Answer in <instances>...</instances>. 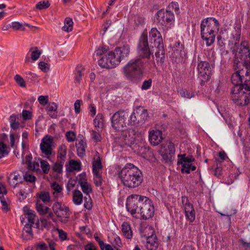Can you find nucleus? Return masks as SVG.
Wrapping results in <instances>:
<instances>
[{
	"instance_id": "f257e3e1",
	"label": "nucleus",
	"mask_w": 250,
	"mask_h": 250,
	"mask_svg": "<svg viewBox=\"0 0 250 250\" xmlns=\"http://www.w3.org/2000/svg\"><path fill=\"white\" fill-rule=\"evenodd\" d=\"M118 174L123 184L128 188H137L143 181L142 171L131 163L126 164L118 172Z\"/></svg>"
},
{
	"instance_id": "f03ea898",
	"label": "nucleus",
	"mask_w": 250,
	"mask_h": 250,
	"mask_svg": "<svg viewBox=\"0 0 250 250\" xmlns=\"http://www.w3.org/2000/svg\"><path fill=\"white\" fill-rule=\"evenodd\" d=\"M220 26L219 21L214 17H207L201 21V38L206 42L207 46H211L214 42L216 33L219 31Z\"/></svg>"
},
{
	"instance_id": "7ed1b4c3",
	"label": "nucleus",
	"mask_w": 250,
	"mask_h": 250,
	"mask_svg": "<svg viewBox=\"0 0 250 250\" xmlns=\"http://www.w3.org/2000/svg\"><path fill=\"white\" fill-rule=\"evenodd\" d=\"M147 68L144 61L131 59L122 69V73L129 81L135 83L139 82L143 75L144 69Z\"/></svg>"
},
{
	"instance_id": "20e7f679",
	"label": "nucleus",
	"mask_w": 250,
	"mask_h": 250,
	"mask_svg": "<svg viewBox=\"0 0 250 250\" xmlns=\"http://www.w3.org/2000/svg\"><path fill=\"white\" fill-rule=\"evenodd\" d=\"M230 98L237 106H246L250 103V77L246 78L241 86H233L230 91Z\"/></svg>"
},
{
	"instance_id": "39448f33",
	"label": "nucleus",
	"mask_w": 250,
	"mask_h": 250,
	"mask_svg": "<svg viewBox=\"0 0 250 250\" xmlns=\"http://www.w3.org/2000/svg\"><path fill=\"white\" fill-rule=\"evenodd\" d=\"M138 57L136 59H140L144 62L148 70L154 68L156 65L154 61L150 60L153 53L150 51L148 45L147 33L143 32L139 41L137 46Z\"/></svg>"
},
{
	"instance_id": "423d86ee",
	"label": "nucleus",
	"mask_w": 250,
	"mask_h": 250,
	"mask_svg": "<svg viewBox=\"0 0 250 250\" xmlns=\"http://www.w3.org/2000/svg\"><path fill=\"white\" fill-rule=\"evenodd\" d=\"M233 67H244L250 61V47L248 42H241L240 46L235 48Z\"/></svg>"
},
{
	"instance_id": "0eeeda50",
	"label": "nucleus",
	"mask_w": 250,
	"mask_h": 250,
	"mask_svg": "<svg viewBox=\"0 0 250 250\" xmlns=\"http://www.w3.org/2000/svg\"><path fill=\"white\" fill-rule=\"evenodd\" d=\"M227 33V40L229 45H233L231 47L232 53H234L235 48L239 46L240 41L242 28L240 22H235L232 28H228L225 29Z\"/></svg>"
},
{
	"instance_id": "6e6552de",
	"label": "nucleus",
	"mask_w": 250,
	"mask_h": 250,
	"mask_svg": "<svg viewBox=\"0 0 250 250\" xmlns=\"http://www.w3.org/2000/svg\"><path fill=\"white\" fill-rule=\"evenodd\" d=\"M146 196L138 194H132L128 196L126 200V207L127 211L134 217L138 218L141 206H142Z\"/></svg>"
},
{
	"instance_id": "1a4fd4ad",
	"label": "nucleus",
	"mask_w": 250,
	"mask_h": 250,
	"mask_svg": "<svg viewBox=\"0 0 250 250\" xmlns=\"http://www.w3.org/2000/svg\"><path fill=\"white\" fill-rule=\"evenodd\" d=\"M140 232L142 236L146 239V248L148 250H156L158 247V243L152 227L149 226L144 227L142 225L140 228Z\"/></svg>"
},
{
	"instance_id": "9d476101",
	"label": "nucleus",
	"mask_w": 250,
	"mask_h": 250,
	"mask_svg": "<svg viewBox=\"0 0 250 250\" xmlns=\"http://www.w3.org/2000/svg\"><path fill=\"white\" fill-rule=\"evenodd\" d=\"M156 19L158 25L168 30L171 27L174 22V15L172 12L162 9L157 11Z\"/></svg>"
},
{
	"instance_id": "9b49d317",
	"label": "nucleus",
	"mask_w": 250,
	"mask_h": 250,
	"mask_svg": "<svg viewBox=\"0 0 250 250\" xmlns=\"http://www.w3.org/2000/svg\"><path fill=\"white\" fill-rule=\"evenodd\" d=\"M129 118V113L124 110L116 112L111 117V125L116 130H124L127 125V119Z\"/></svg>"
},
{
	"instance_id": "f8f14e48",
	"label": "nucleus",
	"mask_w": 250,
	"mask_h": 250,
	"mask_svg": "<svg viewBox=\"0 0 250 250\" xmlns=\"http://www.w3.org/2000/svg\"><path fill=\"white\" fill-rule=\"evenodd\" d=\"M52 210L56 216L60 218L59 220L63 223L68 222L70 215V211L68 207L62 202L56 201L52 205Z\"/></svg>"
},
{
	"instance_id": "ddd939ff",
	"label": "nucleus",
	"mask_w": 250,
	"mask_h": 250,
	"mask_svg": "<svg viewBox=\"0 0 250 250\" xmlns=\"http://www.w3.org/2000/svg\"><path fill=\"white\" fill-rule=\"evenodd\" d=\"M197 68L200 79V84L204 85L210 79L212 74L210 65L207 61H201L198 63Z\"/></svg>"
},
{
	"instance_id": "4468645a",
	"label": "nucleus",
	"mask_w": 250,
	"mask_h": 250,
	"mask_svg": "<svg viewBox=\"0 0 250 250\" xmlns=\"http://www.w3.org/2000/svg\"><path fill=\"white\" fill-rule=\"evenodd\" d=\"M159 151L165 163L171 162L175 158V148L171 141H167L161 145Z\"/></svg>"
},
{
	"instance_id": "2eb2a0df",
	"label": "nucleus",
	"mask_w": 250,
	"mask_h": 250,
	"mask_svg": "<svg viewBox=\"0 0 250 250\" xmlns=\"http://www.w3.org/2000/svg\"><path fill=\"white\" fill-rule=\"evenodd\" d=\"M233 67L236 72L231 76V83L234 85V86H241L244 83L246 78L250 76V72L248 69H246V66L240 68Z\"/></svg>"
},
{
	"instance_id": "dca6fc26",
	"label": "nucleus",
	"mask_w": 250,
	"mask_h": 250,
	"mask_svg": "<svg viewBox=\"0 0 250 250\" xmlns=\"http://www.w3.org/2000/svg\"><path fill=\"white\" fill-rule=\"evenodd\" d=\"M144 202L140 208L139 214L141 216V219L147 220L151 218L154 215V207L152 201L148 197L144 198Z\"/></svg>"
},
{
	"instance_id": "f3484780",
	"label": "nucleus",
	"mask_w": 250,
	"mask_h": 250,
	"mask_svg": "<svg viewBox=\"0 0 250 250\" xmlns=\"http://www.w3.org/2000/svg\"><path fill=\"white\" fill-rule=\"evenodd\" d=\"M112 51H109L107 55H104L101 57L98 61V64L102 68L110 69L118 65Z\"/></svg>"
},
{
	"instance_id": "a211bd4d",
	"label": "nucleus",
	"mask_w": 250,
	"mask_h": 250,
	"mask_svg": "<svg viewBox=\"0 0 250 250\" xmlns=\"http://www.w3.org/2000/svg\"><path fill=\"white\" fill-rule=\"evenodd\" d=\"M133 132V130L130 129L121 132L116 138V141L121 146H130L135 142V138L132 135Z\"/></svg>"
},
{
	"instance_id": "6ab92c4d",
	"label": "nucleus",
	"mask_w": 250,
	"mask_h": 250,
	"mask_svg": "<svg viewBox=\"0 0 250 250\" xmlns=\"http://www.w3.org/2000/svg\"><path fill=\"white\" fill-rule=\"evenodd\" d=\"M182 203L184 208L185 214L186 219L190 223H192L195 219L196 212L193 206L189 202L188 197H182Z\"/></svg>"
},
{
	"instance_id": "aec40b11",
	"label": "nucleus",
	"mask_w": 250,
	"mask_h": 250,
	"mask_svg": "<svg viewBox=\"0 0 250 250\" xmlns=\"http://www.w3.org/2000/svg\"><path fill=\"white\" fill-rule=\"evenodd\" d=\"M130 51V46L128 44H125L122 46L116 47L113 51L115 59L118 62V65L120 64L122 60L128 57Z\"/></svg>"
},
{
	"instance_id": "412c9836",
	"label": "nucleus",
	"mask_w": 250,
	"mask_h": 250,
	"mask_svg": "<svg viewBox=\"0 0 250 250\" xmlns=\"http://www.w3.org/2000/svg\"><path fill=\"white\" fill-rule=\"evenodd\" d=\"M52 144L53 140L51 137L47 138H43L40 144L41 150L47 158H49L52 155L53 151Z\"/></svg>"
},
{
	"instance_id": "4be33fe9",
	"label": "nucleus",
	"mask_w": 250,
	"mask_h": 250,
	"mask_svg": "<svg viewBox=\"0 0 250 250\" xmlns=\"http://www.w3.org/2000/svg\"><path fill=\"white\" fill-rule=\"evenodd\" d=\"M149 141L153 146L158 145L163 139L162 132L159 130H152L149 132Z\"/></svg>"
},
{
	"instance_id": "5701e85b",
	"label": "nucleus",
	"mask_w": 250,
	"mask_h": 250,
	"mask_svg": "<svg viewBox=\"0 0 250 250\" xmlns=\"http://www.w3.org/2000/svg\"><path fill=\"white\" fill-rule=\"evenodd\" d=\"M140 124H143L147 120L148 114L147 110L143 107L139 106L134 110Z\"/></svg>"
},
{
	"instance_id": "b1692460",
	"label": "nucleus",
	"mask_w": 250,
	"mask_h": 250,
	"mask_svg": "<svg viewBox=\"0 0 250 250\" xmlns=\"http://www.w3.org/2000/svg\"><path fill=\"white\" fill-rule=\"evenodd\" d=\"M7 179L9 185L13 188H15L19 183H22L23 182V178L17 172L10 173Z\"/></svg>"
},
{
	"instance_id": "393cba45",
	"label": "nucleus",
	"mask_w": 250,
	"mask_h": 250,
	"mask_svg": "<svg viewBox=\"0 0 250 250\" xmlns=\"http://www.w3.org/2000/svg\"><path fill=\"white\" fill-rule=\"evenodd\" d=\"M29 52H31L30 57L29 56V54L26 55L24 60L25 63L30 62L31 59L33 61L37 60L42 53L41 51L39 50L37 47L30 48Z\"/></svg>"
},
{
	"instance_id": "a878e982",
	"label": "nucleus",
	"mask_w": 250,
	"mask_h": 250,
	"mask_svg": "<svg viewBox=\"0 0 250 250\" xmlns=\"http://www.w3.org/2000/svg\"><path fill=\"white\" fill-rule=\"evenodd\" d=\"M149 36L154 38L153 41L155 46L164 44L161 34L156 28H152L151 29L149 32Z\"/></svg>"
},
{
	"instance_id": "bb28decb",
	"label": "nucleus",
	"mask_w": 250,
	"mask_h": 250,
	"mask_svg": "<svg viewBox=\"0 0 250 250\" xmlns=\"http://www.w3.org/2000/svg\"><path fill=\"white\" fill-rule=\"evenodd\" d=\"M155 47L157 48V51L155 54L157 62L162 65L165 60V51L164 44L155 46Z\"/></svg>"
},
{
	"instance_id": "cd10ccee",
	"label": "nucleus",
	"mask_w": 250,
	"mask_h": 250,
	"mask_svg": "<svg viewBox=\"0 0 250 250\" xmlns=\"http://www.w3.org/2000/svg\"><path fill=\"white\" fill-rule=\"evenodd\" d=\"M7 193V191L5 186L0 184V201L1 204V209L5 212L9 210L8 204L4 197V195L6 194Z\"/></svg>"
},
{
	"instance_id": "c85d7f7f",
	"label": "nucleus",
	"mask_w": 250,
	"mask_h": 250,
	"mask_svg": "<svg viewBox=\"0 0 250 250\" xmlns=\"http://www.w3.org/2000/svg\"><path fill=\"white\" fill-rule=\"evenodd\" d=\"M103 168L101 159L100 154L97 152L96 155L93 158L92 162V172L93 174L100 173V171Z\"/></svg>"
},
{
	"instance_id": "c756f323",
	"label": "nucleus",
	"mask_w": 250,
	"mask_h": 250,
	"mask_svg": "<svg viewBox=\"0 0 250 250\" xmlns=\"http://www.w3.org/2000/svg\"><path fill=\"white\" fill-rule=\"evenodd\" d=\"M56 243L53 240L48 242V244L44 242H41L38 244L36 246L32 248L31 250H48V246L50 248V250H55Z\"/></svg>"
},
{
	"instance_id": "7c9ffc66",
	"label": "nucleus",
	"mask_w": 250,
	"mask_h": 250,
	"mask_svg": "<svg viewBox=\"0 0 250 250\" xmlns=\"http://www.w3.org/2000/svg\"><path fill=\"white\" fill-rule=\"evenodd\" d=\"M122 231L125 237L128 239H131L132 237V230L130 224L127 222H124L122 225Z\"/></svg>"
},
{
	"instance_id": "2f4dec72",
	"label": "nucleus",
	"mask_w": 250,
	"mask_h": 250,
	"mask_svg": "<svg viewBox=\"0 0 250 250\" xmlns=\"http://www.w3.org/2000/svg\"><path fill=\"white\" fill-rule=\"evenodd\" d=\"M24 215L25 217L27 218L28 220V224L35 225L37 228H39V221H38L36 223H34L36 217V214L34 211L31 209H29L27 210V212Z\"/></svg>"
},
{
	"instance_id": "473e14b6",
	"label": "nucleus",
	"mask_w": 250,
	"mask_h": 250,
	"mask_svg": "<svg viewBox=\"0 0 250 250\" xmlns=\"http://www.w3.org/2000/svg\"><path fill=\"white\" fill-rule=\"evenodd\" d=\"M77 154L79 157H82L85 154V148L86 143L83 140H81L78 143L76 144Z\"/></svg>"
},
{
	"instance_id": "72a5a7b5",
	"label": "nucleus",
	"mask_w": 250,
	"mask_h": 250,
	"mask_svg": "<svg viewBox=\"0 0 250 250\" xmlns=\"http://www.w3.org/2000/svg\"><path fill=\"white\" fill-rule=\"evenodd\" d=\"M67 154V147L65 145H61L58 148L57 160L65 162Z\"/></svg>"
},
{
	"instance_id": "f704fd0d",
	"label": "nucleus",
	"mask_w": 250,
	"mask_h": 250,
	"mask_svg": "<svg viewBox=\"0 0 250 250\" xmlns=\"http://www.w3.org/2000/svg\"><path fill=\"white\" fill-rule=\"evenodd\" d=\"M36 208L38 212L41 215L46 214L50 210L48 207L43 205L39 200L36 201Z\"/></svg>"
},
{
	"instance_id": "c9c22d12",
	"label": "nucleus",
	"mask_w": 250,
	"mask_h": 250,
	"mask_svg": "<svg viewBox=\"0 0 250 250\" xmlns=\"http://www.w3.org/2000/svg\"><path fill=\"white\" fill-rule=\"evenodd\" d=\"M83 195L82 192L79 190H75L73 192V201L75 204L79 205L83 201Z\"/></svg>"
},
{
	"instance_id": "e433bc0d",
	"label": "nucleus",
	"mask_w": 250,
	"mask_h": 250,
	"mask_svg": "<svg viewBox=\"0 0 250 250\" xmlns=\"http://www.w3.org/2000/svg\"><path fill=\"white\" fill-rule=\"evenodd\" d=\"M180 164L182 165L181 172L183 173H186L189 174L190 171H194L196 168V167L192 165L191 163H184Z\"/></svg>"
},
{
	"instance_id": "4c0bfd02",
	"label": "nucleus",
	"mask_w": 250,
	"mask_h": 250,
	"mask_svg": "<svg viewBox=\"0 0 250 250\" xmlns=\"http://www.w3.org/2000/svg\"><path fill=\"white\" fill-rule=\"evenodd\" d=\"M180 157V159L178 162V164H184V163H191L195 161V159L192 156H186V154H183L178 155Z\"/></svg>"
},
{
	"instance_id": "58836bf2",
	"label": "nucleus",
	"mask_w": 250,
	"mask_h": 250,
	"mask_svg": "<svg viewBox=\"0 0 250 250\" xmlns=\"http://www.w3.org/2000/svg\"><path fill=\"white\" fill-rule=\"evenodd\" d=\"M64 25L62 27V30L66 32L71 31L73 29V21L72 19L66 18L64 21Z\"/></svg>"
},
{
	"instance_id": "ea45409f",
	"label": "nucleus",
	"mask_w": 250,
	"mask_h": 250,
	"mask_svg": "<svg viewBox=\"0 0 250 250\" xmlns=\"http://www.w3.org/2000/svg\"><path fill=\"white\" fill-rule=\"evenodd\" d=\"M26 79L30 83H34L38 82V75L31 71L26 72Z\"/></svg>"
},
{
	"instance_id": "a19ab883",
	"label": "nucleus",
	"mask_w": 250,
	"mask_h": 250,
	"mask_svg": "<svg viewBox=\"0 0 250 250\" xmlns=\"http://www.w3.org/2000/svg\"><path fill=\"white\" fill-rule=\"evenodd\" d=\"M69 164L70 168L67 169L68 171L72 172L73 170L80 171L81 169V164L80 163L74 160H71Z\"/></svg>"
},
{
	"instance_id": "79ce46f5",
	"label": "nucleus",
	"mask_w": 250,
	"mask_h": 250,
	"mask_svg": "<svg viewBox=\"0 0 250 250\" xmlns=\"http://www.w3.org/2000/svg\"><path fill=\"white\" fill-rule=\"evenodd\" d=\"M84 68L82 65H78L75 70V81L79 83L82 79V76L83 75V71Z\"/></svg>"
},
{
	"instance_id": "37998d69",
	"label": "nucleus",
	"mask_w": 250,
	"mask_h": 250,
	"mask_svg": "<svg viewBox=\"0 0 250 250\" xmlns=\"http://www.w3.org/2000/svg\"><path fill=\"white\" fill-rule=\"evenodd\" d=\"M64 163V162L57 160L53 166V170L58 173H61Z\"/></svg>"
},
{
	"instance_id": "c03bdc74",
	"label": "nucleus",
	"mask_w": 250,
	"mask_h": 250,
	"mask_svg": "<svg viewBox=\"0 0 250 250\" xmlns=\"http://www.w3.org/2000/svg\"><path fill=\"white\" fill-rule=\"evenodd\" d=\"M24 25L30 27V25L28 23H25L24 25L18 21L12 22L11 23L12 28L15 30H25Z\"/></svg>"
},
{
	"instance_id": "a18cd8bd",
	"label": "nucleus",
	"mask_w": 250,
	"mask_h": 250,
	"mask_svg": "<svg viewBox=\"0 0 250 250\" xmlns=\"http://www.w3.org/2000/svg\"><path fill=\"white\" fill-rule=\"evenodd\" d=\"M180 94L182 97L188 99H190L195 96V93L193 91L187 89H182L180 91Z\"/></svg>"
},
{
	"instance_id": "49530a36",
	"label": "nucleus",
	"mask_w": 250,
	"mask_h": 250,
	"mask_svg": "<svg viewBox=\"0 0 250 250\" xmlns=\"http://www.w3.org/2000/svg\"><path fill=\"white\" fill-rule=\"evenodd\" d=\"M52 188L54 189V192L53 195L55 197L58 196V194L62 195V187L56 182H54L51 186Z\"/></svg>"
},
{
	"instance_id": "de8ad7c7",
	"label": "nucleus",
	"mask_w": 250,
	"mask_h": 250,
	"mask_svg": "<svg viewBox=\"0 0 250 250\" xmlns=\"http://www.w3.org/2000/svg\"><path fill=\"white\" fill-rule=\"evenodd\" d=\"M129 119H127V122L128 123H127V125H134L136 124H140L137 116L134 114V111H133L130 115H129Z\"/></svg>"
},
{
	"instance_id": "09e8293b",
	"label": "nucleus",
	"mask_w": 250,
	"mask_h": 250,
	"mask_svg": "<svg viewBox=\"0 0 250 250\" xmlns=\"http://www.w3.org/2000/svg\"><path fill=\"white\" fill-rule=\"evenodd\" d=\"M93 180L96 187L101 186L103 183L101 173H97L93 174Z\"/></svg>"
},
{
	"instance_id": "8fccbe9b",
	"label": "nucleus",
	"mask_w": 250,
	"mask_h": 250,
	"mask_svg": "<svg viewBox=\"0 0 250 250\" xmlns=\"http://www.w3.org/2000/svg\"><path fill=\"white\" fill-rule=\"evenodd\" d=\"M37 197L39 198V200H42L43 203L48 202L50 200V195L48 192H41Z\"/></svg>"
},
{
	"instance_id": "3c124183",
	"label": "nucleus",
	"mask_w": 250,
	"mask_h": 250,
	"mask_svg": "<svg viewBox=\"0 0 250 250\" xmlns=\"http://www.w3.org/2000/svg\"><path fill=\"white\" fill-rule=\"evenodd\" d=\"M240 245L239 246V250H250V242H247L244 239L239 240Z\"/></svg>"
},
{
	"instance_id": "603ef678",
	"label": "nucleus",
	"mask_w": 250,
	"mask_h": 250,
	"mask_svg": "<svg viewBox=\"0 0 250 250\" xmlns=\"http://www.w3.org/2000/svg\"><path fill=\"white\" fill-rule=\"evenodd\" d=\"M40 163L43 172L44 174H48L50 168L49 163L42 159H40Z\"/></svg>"
},
{
	"instance_id": "864d4df0",
	"label": "nucleus",
	"mask_w": 250,
	"mask_h": 250,
	"mask_svg": "<svg viewBox=\"0 0 250 250\" xmlns=\"http://www.w3.org/2000/svg\"><path fill=\"white\" fill-rule=\"evenodd\" d=\"M50 5L48 1H41L37 3L36 8L39 10L44 9L49 7Z\"/></svg>"
},
{
	"instance_id": "5fc2aeb1",
	"label": "nucleus",
	"mask_w": 250,
	"mask_h": 250,
	"mask_svg": "<svg viewBox=\"0 0 250 250\" xmlns=\"http://www.w3.org/2000/svg\"><path fill=\"white\" fill-rule=\"evenodd\" d=\"M108 50V47L106 46H103L99 47L95 51V54L97 56H104Z\"/></svg>"
},
{
	"instance_id": "6e6d98bb",
	"label": "nucleus",
	"mask_w": 250,
	"mask_h": 250,
	"mask_svg": "<svg viewBox=\"0 0 250 250\" xmlns=\"http://www.w3.org/2000/svg\"><path fill=\"white\" fill-rule=\"evenodd\" d=\"M14 80L20 86L22 87H25L26 86L24 79L20 75H16L14 77Z\"/></svg>"
},
{
	"instance_id": "4d7b16f0",
	"label": "nucleus",
	"mask_w": 250,
	"mask_h": 250,
	"mask_svg": "<svg viewBox=\"0 0 250 250\" xmlns=\"http://www.w3.org/2000/svg\"><path fill=\"white\" fill-rule=\"evenodd\" d=\"M23 179L30 183H34L36 180V178L33 175L26 172L23 175Z\"/></svg>"
},
{
	"instance_id": "13d9d810",
	"label": "nucleus",
	"mask_w": 250,
	"mask_h": 250,
	"mask_svg": "<svg viewBox=\"0 0 250 250\" xmlns=\"http://www.w3.org/2000/svg\"><path fill=\"white\" fill-rule=\"evenodd\" d=\"M103 116L101 114H98L95 119L94 120V124L96 127H99L103 125Z\"/></svg>"
},
{
	"instance_id": "bf43d9fd",
	"label": "nucleus",
	"mask_w": 250,
	"mask_h": 250,
	"mask_svg": "<svg viewBox=\"0 0 250 250\" xmlns=\"http://www.w3.org/2000/svg\"><path fill=\"white\" fill-rule=\"evenodd\" d=\"M78 183L81 185L82 184H86L87 182L86 175L85 173L80 174L77 178Z\"/></svg>"
},
{
	"instance_id": "052dcab7",
	"label": "nucleus",
	"mask_w": 250,
	"mask_h": 250,
	"mask_svg": "<svg viewBox=\"0 0 250 250\" xmlns=\"http://www.w3.org/2000/svg\"><path fill=\"white\" fill-rule=\"evenodd\" d=\"M83 192L85 194H88L90 192L92 191V188H91L90 185L88 183H86V184H82L80 185Z\"/></svg>"
},
{
	"instance_id": "680f3d73",
	"label": "nucleus",
	"mask_w": 250,
	"mask_h": 250,
	"mask_svg": "<svg viewBox=\"0 0 250 250\" xmlns=\"http://www.w3.org/2000/svg\"><path fill=\"white\" fill-rule=\"evenodd\" d=\"M102 250H114L110 244H105L103 241L101 240L98 242Z\"/></svg>"
},
{
	"instance_id": "e2e57ef3",
	"label": "nucleus",
	"mask_w": 250,
	"mask_h": 250,
	"mask_svg": "<svg viewBox=\"0 0 250 250\" xmlns=\"http://www.w3.org/2000/svg\"><path fill=\"white\" fill-rule=\"evenodd\" d=\"M152 81L151 79H149L147 80H145L141 86L142 90H147L149 89L152 85Z\"/></svg>"
},
{
	"instance_id": "0e129e2a",
	"label": "nucleus",
	"mask_w": 250,
	"mask_h": 250,
	"mask_svg": "<svg viewBox=\"0 0 250 250\" xmlns=\"http://www.w3.org/2000/svg\"><path fill=\"white\" fill-rule=\"evenodd\" d=\"M66 137L68 142H71L75 140L76 135L73 131H69L66 133Z\"/></svg>"
},
{
	"instance_id": "69168bd1",
	"label": "nucleus",
	"mask_w": 250,
	"mask_h": 250,
	"mask_svg": "<svg viewBox=\"0 0 250 250\" xmlns=\"http://www.w3.org/2000/svg\"><path fill=\"white\" fill-rule=\"evenodd\" d=\"M28 169L30 170L35 171L39 170V164L38 162H34L28 165Z\"/></svg>"
},
{
	"instance_id": "338daca9",
	"label": "nucleus",
	"mask_w": 250,
	"mask_h": 250,
	"mask_svg": "<svg viewBox=\"0 0 250 250\" xmlns=\"http://www.w3.org/2000/svg\"><path fill=\"white\" fill-rule=\"evenodd\" d=\"M48 66V64L44 62H41L39 63V67L44 72H46L49 70Z\"/></svg>"
},
{
	"instance_id": "774afa93",
	"label": "nucleus",
	"mask_w": 250,
	"mask_h": 250,
	"mask_svg": "<svg viewBox=\"0 0 250 250\" xmlns=\"http://www.w3.org/2000/svg\"><path fill=\"white\" fill-rule=\"evenodd\" d=\"M22 118L24 120H29L32 118V113L26 110H23L22 112Z\"/></svg>"
}]
</instances>
